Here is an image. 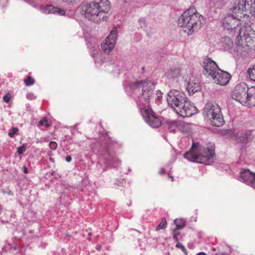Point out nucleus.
Listing matches in <instances>:
<instances>
[{"mask_svg":"<svg viewBox=\"0 0 255 255\" xmlns=\"http://www.w3.org/2000/svg\"><path fill=\"white\" fill-rule=\"evenodd\" d=\"M114 160H115V162L113 164V166H114L115 167H116L117 166H118L119 165V163H120V161L118 159H114Z\"/></svg>","mask_w":255,"mask_h":255,"instance_id":"obj_37","label":"nucleus"},{"mask_svg":"<svg viewBox=\"0 0 255 255\" xmlns=\"http://www.w3.org/2000/svg\"><path fill=\"white\" fill-rule=\"evenodd\" d=\"M249 88L245 83L238 84L234 89L232 96V98L240 102L243 105H245L248 102V94Z\"/></svg>","mask_w":255,"mask_h":255,"instance_id":"obj_11","label":"nucleus"},{"mask_svg":"<svg viewBox=\"0 0 255 255\" xmlns=\"http://www.w3.org/2000/svg\"><path fill=\"white\" fill-rule=\"evenodd\" d=\"M214 145L210 147H204L199 143H194L190 149L184 154L188 160L199 163L210 165L214 162L215 157Z\"/></svg>","mask_w":255,"mask_h":255,"instance_id":"obj_3","label":"nucleus"},{"mask_svg":"<svg viewBox=\"0 0 255 255\" xmlns=\"http://www.w3.org/2000/svg\"><path fill=\"white\" fill-rule=\"evenodd\" d=\"M18 131V129L16 127H14L9 131L8 135L10 137H12L14 134H16L17 133Z\"/></svg>","mask_w":255,"mask_h":255,"instance_id":"obj_25","label":"nucleus"},{"mask_svg":"<svg viewBox=\"0 0 255 255\" xmlns=\"http://www.w3.org/2000/svg\"><path fill=\"white\" fill-rule=\"evenodd\" d=\"M185 81L187 83L186 89L189 95L193 94L200 90V83L196 77L192 76Z\"/></svg>","mask_w":255,"mask_h":255,"instance_id":"obj_13","label":"nucleus"},{"mask_svg":"<svg viewBox=\"0 0 255 255\" xmlns=\"http://www.w3.org/2000/svg\"><path fill=\"white\" fill-rule=\"evenodd\" d=\"M171 131H172L173 132H175V129H173Z\"/></svg>","mask_w":255,"mask_h":255,"instance_id":"obj_46","label":"nucleus"},{"mask_svg":"<svg viewBox=\"0 0 255 255\" xmlns=\"http://www.w3.org/2000/svg\"><path fill=\"white\" fill-rule=\"evenodd\" d=\"M144 67H142L141 68V69H142V72H144Z\"/></svg>","mask_w":255,"mask_h":255,"instance_id":"obj_47","label":"nucleus"},{"mask_svg":"<svg viewBox=\"0 0 255 255\" xmlns=\"http://www.w3.org/2000/svg\"><path fill=\"white\" fill-rule=\"evenodd\" d=\"M22 169H23V171L24 172V173H25V174L28 173V169L25 165L22 167Z\"/></svg>","mask_w":255,"mask_h":255,"instance_id":"obj_39","label":"nucleus"},{"mask_svg":"<svg viewBox=\"0 0 255 255\" xmlns=\"http://www.w3.org/2000/svg\"><path fill=\"white\" fill-rule=\"evenodd\" d=\"M248 102L245 104L246 106H255V95L248 94Z\"/></svg>","mask_w":255,"mask_h":255,"instance_id":"obj_22","label":"nucleus"},{"mask_svg":"<svg viewBox=\"0 0 255 255\" xmlns=\"http://www.w3.org/2000/svg\"><path fill=\"white\" fill-rule=\"evenodd\" d=\"M247 73V76L248 78L251 80L255 81V65H253L252 68H249Z\"/></svg>","mask_w":255,"mask_h":255,"instance_id":"obj_20","label":"nucleus"},{"mask_svg":"<svg viewBox=\"0 0 255 255\" xmlns=\"http://www.w3.org/2000/svg\"><path fill=\"white\" fill-rule=\"evenodd\" d=\"M65 159H66V161L67 162H70V161H71V160H72V158H71V156H70V155H68V156H67L66 157Z\"/></svg>","mask_w":255,"mask_h":255,"instance_id":"obj_38","label":"nucleus"},{"mask_svg":"<svg viewBox=\"0 0 255 255\" xmlns=\"http://www.w3.org/2000/svg\"><path fill=\"white\" fill-rule=\"evenodd\" d=\"M49 147L52 150H55L57 148V144L55 141H51L49 144Z\"/></svg>","mask_w":255,"mask_h":255,"instance_id":"obj_32","label":"nucleus"},{"mask_svg":"<svg viewBox=\"0 0 255 255\" xmlns=\"http://www.w3.org/2000/svg\"><path fill=\"white\" fill-rule=\"evenodd\" d=\"M43 12L46 14L54 13L61 15H63L65 13L64 9L54 7L51 5H46L43 9Z\"/></svg>","mask_w":255,"mask_h":255,"instance_id":"obj_17","label":"nucleus"},{"mask_svg":"<svg viewBox=\"0 0 255 255\" xmlns=\"http://www.w3.org/2000/svg\"><path fill=\"white\" fill-rule=\"evenodd\" d=\"M178 122L174 121L170 123L171 127H177V126Z\"/></svg>","mask_w":255,"mask_h":255,"instance_id":"obj_36","label":"nucleus"},{"mask_svg":"<svg viewBox=\"0 0 255 255\" xmlns=\"http://www.w3.org/2000/svg\"><path fill=\"white\" fill-rule=\"evenodd\" d=\"M98 55V51L95 49H92L91 51V56L94 58H96Z\"/></svg>","mask_w":255,"mask_h":255,"instance_id":"obj_35","label":"nucleus"},{"mask_svg":"<svg viewBox=\"0 0 255 255\" xmlns=\"http://www.w3.org/2000/svg\"><path fill=\"white\" fill-rule=\"evenodd\" d=\"M180 73L181 69L179 67L173 66L168 70L166 75L169 78H174L180 76Z\"/></svg>","mask_w":255,"mask_h":255,"instance_id":"obj_18","label":"nucleus"},{"mask_svg":"<svg viewBox=\"0 0 255 255\" xmlns=\"http://www.w3.org/2000/svg\"><path fill=\"white\" fill-rule=\"evenodd\" d=\"M203 64H217L216 62L213 60L211 58L206 57L204 58Z\"/></svg>","mask_w":255,"mask_h":255,"instance_id":"obj_28","label":"nucleus"},{"mask_svg":"<svg viewBox=\"0 0 255 255\" xmlns=\"http://www.w3.org/2000/svg\"><path fill=\"white\" fill-rule=\"evenodd\" d=\"M11 95L10 94L8 93V94H5L3 97V101L7 103L9 102L10 99H11Z\"/></svg>","mask_w":255,"mask_h":255,"instance_id":"obj_33","label":"nucleus"},{"mask_svg":"<svg viewBox=\"0 0 255 255\" xmlns=\"http://www.w3.org/2000/svg\"><path fill=\"white\" fill-rule=\"evenodd\" d=\"M167 226V222L165 218H162L161 222L157 226L156 231L165 229Z\"/></svg>","mask_w":255,"mask_h":255,"instance_id":"obj_23","label":"nucleus"},{"mask_svg":"<svg viewBox=\"0 0 255 255\" xmlns=\"http://www.w3.org/2000/svg\"><path fill=\"white\" fill-rule=\"evenodd\" d=\"M203 114L207 118L212 125L221 127L224 124L220 106L216 103H207L204 108Z\"/></svg>","mask_w":255,"mask_h":255,"instance_id":"obj_5","label":"nucleus"},{"mask_svg":"<svg viewBox=\"0 0 255 255\" xmlns=\"http://www.w3.org/2000/svg\"><path fill=\"white\" fill-rule=\"evenodd\" d=\"M222 46L224 49L226 50L232 48L233 43L230 37H224L221 40Z\"/></svg>","mask_w":255,"mask_h":255,"instance_id":"obj_19","label":"nucleus"},{"mask_svg":"<svg viewBox=\"0 0 255 255\" xmlns=\"http://www.w3.org/2000/svg\"><path fill=\"white\" fill-rule=\"evenodd\" d=\"M194 7H191L184 11L178 18V24L180 27L187 28L188 35L197 31L201 27V17Z\"/></svg>","mask_w":255,"mask_h":255,"instance_id":"obj_4","label":"nucleus"},{"mask_svg":"<svg viewBox=\"0 0 255 255\" xmlns=\"http://www.w3.org/2000/svg\"><path fill=\"white\" fill-rule=\"evenodd\" d=\"M170 177L171 178L172 181H173V177L172 176H170Z\"/></svg>","mask_w":255,"mask_h":255,"instance_id":"obj_45","label":"nucleus"},{"mask_svg":"<svg viewBox=\"0 0 255 255\" xmlns=\"http://www.w3.org/2000/svg\"><path fill=\"white\" fill-rule=\"evenodd\" d=\"M96 5L94 1L85 4L81 8V13L82 15H85V17L90 20L98 22L99 20H100V18L98 19H96V18L100 17L101 14Z\"/></svg>","mask_w":255,"mask_h":255,"instance_id":"obj_8","label":"nucleus"},{"mask_svg":"<svg viewBox=\"0 0 255 255\" xmlns=\"http://www.w3.org/2000/svg\"><path fill=\"white\" fill-rule=\"evenodd\" d=\"M50 159L51 161H52V158H50Z\"/></svg>","mask_w":255,"mask_h":255,"instance_id":"obj_49","label":"nucleus"},{"mask_svg":"<svg viewBox=\"0 0 255 255\" xmlns=\"http://www.w3.org/2000/svg\"><path fill=\"white\" fill-rule=\"evenodd\" d=\"M237 35V44L241 45L240 41L243 40L247 43H252L255 42V31L250 25L244 26L240 28Z\"/></svg>","mask_w":255,"mask_h":255,"instance_id":"obj_10","label":"nucleus"},{"mask_svg":"<svg viewBox=\"0 0 255 255\" xmlns=\"http://www.w3.org/2000/svg\"><path fill=\"white\" fill-rule=\"evenodd\" d=\"M99 9L101 14L107 13L111 7L110 2L108 0H95L93 1Z\"/></svg>","mask_w":255,"mask_h":255,"instance_id":"obj_15","label":"nucleus"},{"mask_svg":"<svg viewBox=\"0 0 255 255\" xmlns=\"http://www.w3.org/2000/svg\"><path fill=\"white\" fill-rule=\"evenodd\" d=\"M101 248V246L100 245H97L96 247V249L97 250H99Z\"/></svg>","mask_w":255,"mask_h":255,"instance_id":"obj_42","label":"nucleus"},{"mask_svg":"<svg viewBox=\"0 0 255 255\" xmlns=\"http://www.w3.org/2000/svg\"><path fill=\"white\" fill-rule=\"evenodd\" d=\"M138 22L140 24L141 27L144 28L147 27V24L144 18H139L138 20Z\"/></svg>","mask_w":255,"mask_h":255,"instance_id":"obj_31","label":"nucleus"},{"mask_svg":"<svg viewBox=\"0 0 255 255\" xmlns=\"http://www.w3.org/2000/svg\"><path fill=\"white\" fill-rule=\"evenodd\" d=\"M140 112L145 121L152 128H157L161 125V120L147 106L141 108Z\"/></svg>","mask_w":255,"mask_h":255,"instance_id":"obj_9","label":"nucleus"},{"mask_svg":"<svg viewBox=\"0 0 255 255\" xmlns=\"http://www.w3.org/2000/svg\"><path fill=\"white\" fill-rule=\"evenodd\" d=\"M156 94H157V96H158L157 99H159V100H160V98H159L160 97H159L158 95H159V94H161L160 91H157V93H156Z\"/></svg>","mask_w":255,"mask_h":255,"instance_id":"obj_41","label":"nucleus"},{"mask_svg":"<svg viewBox=\"0 0 255 255\" xmlns=\"http://www.w3.org/2000/svg\"><path fill=\"white\" fill-rule=\"evenodd\" d=\"M253 136L252 131H247L244 133H238L235 136L236 140L238 142L245 143L253 139Z\"/></svg>","mask_w":255,"mask_h":255,"instance_id":"obj_16","label":"nucleus"},{"mask_svg":"<svg viewBox=\"0 0 255 255\" xmlns=\"http://www.w3.org/2000/svg\"><path fill=\"white\" fill-rule=\"evenodd\" d=\"M45 125L46 127H49V125L47 123V121L46 119H43L42 120H41L39 122V125L40 126Z\"/></svg>","mask_w":255,"mask_h":255,"instance_id":"obj_34","label":"nucleus"},{"mask_svg":"<svg viewBox=\"0 0 255 255\" xmlns=\"http://www.w3.org/2000/svg\"><path fill=\"white\" fill-rule=\"evenodd\" d=\"M117 35V29L116 27H114L106 38L105 42L101 44L102 49L105 53L109 54L113 50L116 45Z\"/></svg>","mask_w":255,"mask_h":255,"instance_id":"obj_12","label":"nucleus"},{"mask_svg":"<svg viewBox=\"0 0 255 255\" xmlns=\"http://www.w3.org/2000/svg\"><path fill=\"white\" fill-rule=\"evenodd\" d=\"M130 88L133 90H136L141 88V94L138 97L139 102L143 104V102H148L153 95L154 85L149 81H136L130 84Z\"/></svg>","mask_w":255,"mask_h":255,"instance_id":"obj_7","label":"nucleus"},{"mask_svg":"<svg viewBox=\"0 0 255 255\" xmlns=\"http://www.w3.org/2000/svg\"><path fill=\"white\" fill-rule=\"evenodd\" d=\"M168 105L178 115L189 117L197 113V109L185 95L175 90H170L167 95Z\"/></svg>","mask_w":255,"mask_h":255,"instance_id":"obj_2","label":"nucleus"},{"mask_svg":"<svg viewBox=\"0 0 255 255\" xmlns=\"http://www.w3.org/2000/svg\"><path fill=\"white\" fill-rule=\"evenodd\" d=\"M198 255H206V254L204 252H200Z\"/></svg>","mask_w":255,"mask_h":255,"instance_id":"obj_43","label":"nucleus"},{"mask_svg":"<svg viewBox=\"0 0 255 255\" xmlns=\"http://www.w3.org/2000/svg\"><path fill=\"white\" fill-rule=\"evenodd\" d=\"M176 247L180 249L184 253L185 255H187V251L182 244H180L179 242H178L176 245Z\"/></svg>","mask_w":255,"mask_h":255,"instance_id":"obj_26","label":"nucleus"},{"mask_svg":"<svg viewBox=\"0 0 255 255\" xmlns=\"http://www.w3.org/2000/svg\"><path fill=\"white\" fill-rule=\"evenodd\" d=\"M203 73L207 76H211L214 80V82L220 85H226L231 79L230 74L221 70L218 65H205Z\"/></svg>","mask_w":255,"mask_h":255,"instance_id":"obj_6","label":"nucleus"},{"mask_svg":"<svg viewBox=\"0 0 255 255\" xmlns=\"http://www.w3.org/2000/svg\"><path fill=\"white\" fill-rule=\"evenodd\" d=\"M26 150L25 144H23L22 146L17 148V152L18 154H22Z\"/></svg>","mask_w":255,"mask_h":255,"instance_id":"obj_27","label":"nucleus"},{"mask_svg":"<svg viewBox=\"0 0 255 255\" xmlns=\"http://www.w3.org/2000/svg\"><path fill=\"white\" fill-rule=\"evenodd\" d=\"M165 172V171L163 169L159 171V173L160 174H163Z\"/></svg>","mask_w":255,"mask_h":255,"instance_id":"obj_44","label":"nucleus"},{"mask_svg":"<svg viewBox=\"0 0 255 255\" xmlns=\"http://www.w3.org/2000/svg\"><path fill=\"white\" fill-rule=\"evenodd\" d=\"M7 194L10 196L13 195V192L11 191H9L7 192Z\"/></svg>","mask_w":255,"mask_h":255,"instance_id":"obj_40","label":"nucleus"},{"mask_svg":"<svg viewBox=\"0 0 255 255\" xmlns=\"http://www.w3.org/2000/svg\"><path fill=\"white\" fill-rule=\"evenodd\" d=\"M173 231V238L175 240L176 243H177L179 242V240L178 239V236L179 235V232H178V230L176 229H173L172 230Z\"/></svg>","mask_w":255,"mask_h":255,"instance_id":"obj_30","label":"nucleus"},{"mask_svg":"<svg viewBox=\"0 0 255 255\" xmlns=\"http://www.w3.org/2000/svg\"><path fill=\"white\" fill-rule=\"evenodd\" d=\"M63 1L68 3L69 4L74 5L78 3L81 0H62Z\"/></svg>","mask_w":255,"mask_h":255,"instance_id":"obj_29","label":"nucleus"},{"mask_svg":"<svg viewBox=\"0 0 255 255\" xmlns=\"http://www.w3.org/2000/svg\"><path fill=\"white\" fill-rule=\"evenodd\" d=\"M174 223L176 225V228H175V229H176L177 230L183 229L185 226V221L182 219H176L174 220Z\"/></svg>","mask_w":255,"mask_h":255,"instance_id":"obj_21","label":"nucleus"},{"mask_svg":"<svg viewBox=\"0 0 255 255\" xmlns=\"http://www.w3.org/2000/svg\"><path fill=\"white\" fill-rule=\"evenodd\" d=\"M232 13L227 14L224 17L222 24L228 30L234 29L239 31V20L242 14H251L255 16V0H239L231 9Z\"/></svg>","mask_w":255,"mask_h":255,"instance_id":"obj_1","label":"nucleus"},{"mask_svg":"<svg viewBox=\"0 0 255 255\" xmlns=\"http://www.w3.org/2000/svg\"><path fill=\"white\" fill-rule=\"evenodd\" d=\"M24 82L26 86H31L34 84L35 81L34 79L32 78L30 76H28L26 79H25L24 81Z\"/></svg>","mask_w":255,"mask_h":255,"instance_id":"obj_24","label":"nucleus"},{"mask_svg":"<svg viewBox=\"0 0 255 255\" xmlns=\"http://www.w3.org/2000/svg\"><path fill=\"white\" fill-rule=\"evenodd\" d=\"M239 180L248 185L252 186L255 178V173L251 172L249 169H245L241 171Z\"/></svg>","mask_w":255,"mask_h":255,"instance_id":"obj_14","label":"nucleus"},{"mask_svg":"<svg viewBox=\"0 0 255 255\" xmlns=\"http://www.w3.org/2000/svg\"><path fill=\"white\" fill-rule=\"evenodd\" d=\"M125 2H126L128 1V0H124Z\"/></svg>","mask_w":255,"mask_h":255,"instance_id":"obj_48","label":"nucleus"}]
</instances>
